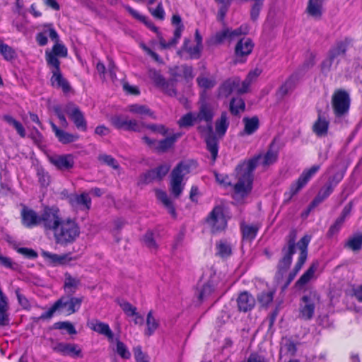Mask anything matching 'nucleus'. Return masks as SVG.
Here are the masks:
<instances>
[{
	"label": "nucleus",
	"mask_w": 362,
	"mask_h": 362,
	"mask_svg": "<svg viewBox=\"0 0 362 362\" xmlns=\"http://www.w3.org/2000/svg\"><path fill=\"white\" fill-rule=\"evenodd\" d=\"M195 115L198 122H204L206 124V127L202 125L197 127V131L200 134H202L206 131L208 132H211L213 131L212 123L215 112L211 104L206 102L202 103Z\"/></svg>",
	"instance_id": "6"
},
{
	"label": "nucleus",
	"mask_w": 362,
	"mask_h": 362,
	"mask_svg": "<svg viewBox=\"0 0 362 362\" xmlns=\"http://www.w3.org/2000/svg\"><path fill=\"white\" fill-rule=\"evenodd\" d=\"M82 299L72 297L71 296H63L56 301L59 310L67 315L74 313L81 306Z\"/></svg>",
	"instance_id": "17"
},
{
	"label": "nucleus",
	"mask_w": 362,
	"mask_h": 362,
	"mask_svg": "<svg viewBox=\"0 0 362 362\" xmlns=\"http://www.w3.org/2000/svg\"><path fill=\"white\" fill-rule=\"evenodd\" d=\"M51 163L61 170H70L74 165V157L71 154H65L52 158Z\"/></svg>",
	"instance_id": "27"
},
{
	"label": "nucleus",
	"mask_w": 362,
	"mask_h": 362,
	"mask_svg": "<svg viewBox=\"0 0 362 362\" xmlns=\"http://www.w3.org/2000/svg\"><path fill=\"white\" fill-rule=\"evenodd\" d=\"M189 172V165L184 162H180L173 168L171 173V187L170 190L172 194L178 197L183 191L182 182L185 175Z\"/></svg>",
	"instance_id": "8"
},
{
	"label": "nucleus",
	"mask_w": 362,
	"mask_h": 362,
	"mask_svg": "<svg viewBox=\"0 0 362 362\" xmlns=\"http://www.w3.org/2000/svg\"><path fill=\"white\" fill-rule=\"evenodd\" d=\"M229 124L228 112L223 111L221 113L220 117L217 119L215 122L216 135L220 139L223 137L228 129Z\"/></svg>",
	"instance_id": "34"
},
{
	"label": "nucleus",
	"mask_w": 362,
	"mask_h": 362,
	"mask_svg": "<svg viewBox=\"0 0 362 362\" xmlns=\"http://www.w3.org/2000/svg\"><path fill=\"white\" fill-rule=\"evenodd\" d=\"M144 242L145 245L150 249L156 250L158 247V245L153 237V233L151 230H148L144 235Z\"/></svg>",
	"instance_id": "62"
},
{
	"label": "nucleus",
	"mask_w": 362,
	"mask_h": 362,
	"mask_svg": "<svg viewBox=\"0 0 362 362\" xmlns=\"http://www.w3.org/2000/svg\"><path fill=\"white\" fill-rule=\"evenodd\" d=\"M124 7L134 18L145 24L152 31L158 33V28L147 16L141 14L129 5H124Z\"/></svg>",
	"instance_id": "33"
},
{
	"label": "nucleus",
	"mask_w": 362,
	"mask_h": 362,
	"mask_svg": "<svg viewBox=\"0 0 362 362\" xmlns=\"http://www.w3.org/2000/svg\"><path fill=\"white\" fill-rule=\"evenodd\" d=\"M351 99L349 93L342 89L337 90L332 96V107L336 117H344L349 113Z\"/></svg>",
	"instance_id": "5"
},
{
	"label": "nucleus",
	"mask_w": 362,
	"mask_h": 362,
	"mask_svg": "<svg viewBox=\"0 0 362 362\" xmlns=\"http://www.w3.org/2000/svg\"><path fill=\"white\" fill-rule=\"evenodd\" d=\"M8 305L6 296H0V326H4L8 323Z\"/></svg>",
	"instance_id": "46"
},
{
	"label": "nucleus",
	"mask_w": 362,
	"mask_h": 362,
	"mask_svg": "<svg viewBox=\"0 0 362 362\" xmlns=\"http://www.w3.org/2000/svg\"><path fill=\"white\" fill-rule=\"evenodd\" d=\"M90 328L95 332L105 335L108 338V339H113L114 334L107 324L96 321L95 322L91 323Z\"/></svg>",
	"instance_id": "39"
},
{
	"label": "nucleus",
	"mask_w": 362,
	"mask_h": 362,
	"mask_svg": "<svg viewBox=\"0 0 362 362\" xmlns=\"http://www.w3.org/2000/svg\"><path fill=\"white\" fill-rule=\"evenodd\" d=\"M253 1L254 3L250 9V18L252 21L255 22L259 18L264 0H253Z\"/></svg>",
	"instance_id": "54"
},
{
	"label": "nucleus",
	"mask_w": 362,
	"mask_h": 362,
	"mask_svg": "<svg viewBox=\"0 0 362 362\" xmlns=\"http://www.w3.org/2000/svg\"><path fill=\"white\" fill-rule=\"evenodd\" d=\"M245 110V100L240 97L232 98L230 101L229 110L233 115H238Z\"/></svg>",
	"instance_id": "38"
},
{
	"label": "nucleus",
	"mask_w": 362,
	"mask_h": 362,
	"mask_svg": "<svg viewBox=\"0 0 362 362\" xmlns=\"http://www.w3.org/2000/svg\"><path fill=\"white\" fill-rule=\"evenodd\" d=\"M171 23L175 26L173 37L168 42L163 37H159V45L163 49H169L175 46L182 36V33L185 29L180 16L177 13L173 14L171 18Z\"/></svg>",
	"instance_id": "10"
},
{
	"label": "nucleus",
	"mask_w": 362,
	"mask_h": 362,
	"mask_svg": "<svg viewBox=\"0 0 362 362\" xmlns=\"http://www.w3.org/2000/svg\"><path fill=\"white\" fill-rule=\"evenodd\" d=\"M0 54L2 55L4 60L10 62L17 57V54L15 49L8 45L0 39Z\"/></svg>",
	"instance_id": "42"
},
{
	"label": "nucleus",
	"mask_w": 362,
	"mask_h": 362,
	"mask_svg": "<svg viewBox=\"0 0 362 362\" xmlns=\"http://www.w3.org/2000/svg\"><path fill=\"white\" fill-rule=\"evenodd\" d=\"M306 185L299 177L290 185L289 189L284 193V202L288 203Z\"/></svg>",
	"instance_id": "35"
},
{
	"label": "nucleus",
	"mask_w": 362,
	"mask_h": 362,
	"mask_svg": "<svg viewBox=\"0 0 362 362\" xmlns=\"http://www.w3.org/2000/svg\"><path fill=\"white\" fill-rule=\"evenodd\" d=\"M329 122L322 115L321 110L318 112L317 118L312 127L313 132L318 137L325 136L328 134Z\"/></svg>",
	"instance_id": "26"
},
{
	"label": "nucleus",
	"mask_w": 362,
	"mask_h": 362,
	"mask_svg": "<svg viewBox=\"0 0 362 362\" xmlns=\"http://www.w3.org/2000/svg\"><path fill=\"white\" fill-rule=\"evenodd\" d=\"M144 128L151 131L152 132L158 133L162 136H165L168 133V129L163 124H142Z\"/></svg>",
	"instance_id": "55"
},
{
	"label": "nucleus",
	"mask_w": 362,
	"mask_h": 362,
	"mask_svg": "<svg viewBox=\"0 0 362 362\" xmlns=\"http://www.w3.org/2000/svg\"><path fill=\"white\" fill-rule=\"evenodd\" d=\"M298 80L297 74H291L277 89L276 92V98L282 100L286 95L292 92L296 87Z\"/></svg>",
	"instance_id": "25"
},
{
	"label": "nucleus",
	"mask_w": 362,
	"mask_h": 362,
	"mask_svg": "<svg viewBox=\"0 0 362 362\" xmlns=\"http://www.w3.org/2000/svg\"><path fill=\"white\" fill-rule=\"evenodd\" d=\"M3 119L7 122L8 124L12 125L15 129L16 130L18 134L21 138H25L26 136L25 129L23 127V124L12 116L9 115H4L3 116Z\"/></svg>",
	"instance_id": "47"
},
{
	"label": "nucleus",
	"mask_w": 362,
	"mask_h": 362,
	"mask_svg": "<svg viewBox=\"0 0 362 362\" xmlns=\"http://www.w3.org/2000/svg\"><path fill=\"white\" fill-rule=\"evenodd\" d=\"M317 267V264L313 263L296 282V285L297 286H302L308 284L314 276Z\"/></svg>",
	"instance_id": "44"
},
{
	"label": "nucleus",
	"mask_w": 362,
	"mask_h": 362,
	"mask_svg": "<svg viewBox=\"0 0 362 362\" xmlns=\"http://www.w3.org/2000/svg\"><path fill=\"white\" fill-rule=\"evenodd\" d=\"M196 122H198L196 119V115L192 112H189L183 115L177 121V124L180 128H188L192 127Z\"/></svg>",
	"instance_id": "48"
},
{
	"label": "nucleus",
	"mask_w": 362,
	"mask_h": 362,
	"mask_svg": "<svg viewBox=\"0 0 362 362\" xmlns=\"http://www.w3.org/2000/svg\"><path fill=\"white\" fill-rule=\"evenodd\" d=\"M148 11L156 19L163 21L165 19V10L162 2H159L156 8H148Z\"/></svg>",
	"instance_id": "58"
},
{
	"label": "nucleus",
	"mask_w": 362,
	"mask_h": 362,
	"mask_svg": "<svg viewBox=\"0 0 362 362\" xmlns=\"http://www.w3.org/2000/svg\"><path fill=\"white\" fill-rule=\"evenodd\" d=\"M110 121L111 124L117 129L134 132H141V128L144 127L142 124H144V122L139 123L134 119H127V118H124L122 115L113 116L110 118Z\"/></svg>",
	"instance_id": "13"
},
{
	"label": "nucleus",
	"mask_w": 362,
	"mask_h": 362,
	"mask_svg": "<svg viewBox=\"0 0 362 362\" xmlns=\"http://www.w3.org/2000/svg\"><path fill=\"white\" fill-rule=\"evenodd\" d=\"M16 250L18 253L29 259H35L38 257L37 252L32 248L16 247Z\"/></svg>",
	"instance_id": "59"
},
{
	"label": "nucleus",
	"mask_w": 362,
	"mask_h": 362,
	"mask_svg": "<svg viewBox=\"0 0 362 362\" xmlns=\"http://www.w3.org/2000/svg\"><path fill=\"white\" fill-rule=\"evenodd\" d=\"M128 110L134 115L143 116L148 115L152 118H155L154 113L146 105L139 104H132L128 105Z\"/></svg>",
	"instance_id": "41"
},
{
	"label": "nucleus",
	"mask_w": 362,
	"mask_h": 362,
	"mask_svg": "<svg viewBox=\"0 0 362 362\" xmlns=\"http://www.w3.org/2000/svg\"><path fill=\"white\" fill-rule=\"evenodd\" d=\"M320 167V165H314L310 168L304 170L298 177L307 185L312 177L319 171Z\"/></svg>",
	"instance_id": "51"
},
{
	"label": "nucleus",
	"mask_w": 362,
	"mask_h": 362,
	"mask_svg": "<svg viewBox=\"0 0 362 362\" xmlns=\"http://www.w3.org/2000/svg\"><path fill=\"white\" fill-rule=\"evenodd\" d=\"M278 157L279 151L275 149V141H272L264 154L259 153L239 163L235 168L238 182L234 185V192L243 197L248 195L252 189L253 173L258 164L263 167L269 166L277 161Z\"/></svg>",
	"instance_id": "2"
},
{
	"label": "nucleus",
	"mask_w": 362,
	"mask_h": 362,
	"mask_svg": "<svg viewBox=\"0 0 362 362\" xmlns=\"http://www.w3.org/2000/svg\"><path fill=\"white\" fill-rule=\"evenodd\" d=\"M218 281V277L216 272L212 269L205 271L197 284L200 289L199 294H211L215 291Z\"/></svg>",
	"instance_id": "11"
},
{
	"label": "nucleus",
	"mask_w": 362,
	"mask_h": 362,
	"mask_svg": "<svg viewBox=\"0 0 362 362\" xmlns=\"http://www.w3.org/2000/svg\"><path fill=\"white\" fill-rule=\"evenodd\" d=\"M352 42L353 39L349 37L337 41L328 52L331 60H335L339 57L344 56L348 49L352 46Z\"/></svg>",
	"instance_id": "20"
},
{
	"label": "nucleus",
	"mask_w": 362,
	"mask_h": 362,
	"mask_svg": "<svg viewBox=\"0 0 362 362\" xmlns=\"http://www.w3.org/2000/svg\"><path fill=\"white\" fill-rule=\"evenodd\" d=\"M311 240V238L309 235H304L302 237L300 240L297 243V246L300 250V254L298 256L299 259H302L304 260L307 259L308 257V245Z\"/></svg>",
	"instance_id": "50"
},
{
	"label": "nucleus",
	"mask_w": 362,
	"mask_h": 362,
	"mask_svg": "<svg viewBox=\"0 0 362 362\" xmlns=\"http://www.w3.org/2000/svg\"><path fill=\"white\" fill-rule=\"evenodd\" d=\"M284 256L279 260V269L281 271L287 270L293 260V255L296 253V234L294 233H290L287 240V247L282 249Z\"/></svg>",
	"instance_id": "12"
},
{
	"label": "nucleus",
	"mask_w": 362,
	"mask_h": 362,
	"mask_svg": "<svg viewBox=\"0 0 362 362\" xmlns=\"http://www.w3.org/2000/svg\"><path fill=\"white\" fill-rule=\"evenodd\" d=\"M317 300L316 296H303L299 303V317L304 320H311Z\"/></svg>",
	"instance_id": "14"
},
{
	"label": "nucleus",
	"mask_w": 362,
	"mask_h": 362,
	"mask_svg": "<svg viewBox=\"0 0 362 362\" xmlns=\"http://www.w3.org/2000/svg\"><path fill=\"white\" fill-rule=\"evenodd\" d=\"M236 300L240 311L250 310L255 305V299L253 296H238Z\"/></svg>",
	"instance_id": "37"
},
{
	"label": "nucleus",
	"mask_w": 362,
	"mask_h": 362,
	"mask_svg": "<svg viewBox=\"0 0 362 362\" xmlns=\"http://www.w3.org/2000/svg\"><path fill=\"white\" fill-rule=\"evenodd\" d=\"M344 226V223L339 220L337 218L332 224L329 226L326 237L329 239L337 235Z\"/></svg>",
	"instance_id": "52"
},
{
	"label": "nucleus",
	"mask_w": 362,
	"mask_h": 362,
	"mask_svg": "<svg viewBox=\"0 0 362 362\" xmlns=\"http://www.w3.org/2000/svg\"><path fill=\"white\" fill-rule=\"evenodd\" d=\"M21 223L28 228L40 226L45 233H52L54 243L60 246L74 243L79 237L81 228L76 218H64L57 206H45L40 215L32 209L23 206Z\"/></svg>",
	"instance_id": "1"
},
{
	"label": "nucleus",
	"mask_w": 362,
	"mask_h": 362,
	"mask_svg": "<svg viewBox=\"0 0 362 362\" xmlns=\"http://www.w3.org/2000/svg\"><path fill=\"white\" fill-rule=\"evenodd\" d=\"M147 329L145 334L151 336L158 327V321L153 317L152 311L148 312L146 318Z\"/></svg>",
	"instance_id": "53"
},
{
	"label": "nucleus",
	"mask_w": 362,
	"mask_h": 362,
	"mask_svg": "<svg viewBox=\"0 0 362 362\" xmlns=\"http://www.w3.org/2000/svg\"><path fill=\"white\" fill-rule=\"evenodd\" d=\"M52 132L59 142L62 144H69L75 142L79 139L78 134H71L59 129L53 122H49Z\"/></svg>",
	"instance_id": "24"
},
{
	"label": "nucleus",
	"mask_w": 362,
	"mask_h": 362,
	"mask_svg": "<svg viewBox=\"0 0 362 362\" xmlns=\"http://www.w3.org/2000/svg\"><path fill=\"white\" fill-rule=\"evenodd\" d=\"M116 352L124 359H129L131 357V353L127 346L119 339H116Z\"/></svg>",
	"instance_id": "57"
},
{
	"label": "nucleus",
	"mask_w": 362,
	"mask_h": 362,
	"mask_svg": "<svg viewBox=\"0 0 362 362\" xmlns=\"http://www.w3.org/2000/svg\"><path fill=\"white\" fill-rule=\"evenodd\" d=\"M54 350L64 355H68L72 357H81V350L76 344L59 343L54 348Z\"/></svg>",
	"instance_id": "28"
},
{
	"label": "nucleus",
	"mask_w": 362,
	"mask_h": 362,
	"mask_svg": "<svg viewBox=\"0 0 362 362\" xmlns=\"http://www.w3.org/2000/svg\"><path fill=\"white\" fill-rule=\"evenodd\" d=\"M255 44L250 38H241L236 43L234 49L233 64L234 65L246 63L248 57L252 52Z\"/></svg>",
	"instance_id": "7"
},
{
	"label": "nucleus",
	"mask_w": 362,
	"mask_h": 362,
	"mask_svg": "<svg viewBox=\"0 0 362 362\" xmlns=\"http://www.w3.org/2000/svg\"><path fill=\"white\" fill-rule=\"evenodd\" d=\"M182 136V133L177 132L163 139L158 141L156 152L165 153L173 148L177 140Z\"/></svg>",
	"instance_id": "29"
},
{
	"label": "nucleus",
	"mask_w": 362,
	"mask_h": 362,
	"mask_svg": "<svg viewBox=\"0 0 362 362\" xmlns=\"http://www.w3.org/2000/svg\"><path fill=\"white\" fill-rule=\"evenodd\" d=\"M49 27L47 30L50 39L55 42L52 46V49H47L45 51V60L48 66H58L61 65L59 59L60 58H65L68 55V49L66 47L59 42V35L52 24L45 25V27Z\"/></svg>",
	"instance_id": "3"
},
{
	"label": "nucleus",
	"mask_w": 362,
	"mask_h": 362,
	"mask_svg": "<svg viewBox=\"0 0 362 362\" xmlns=\"http://www.w3.org/2000/svg\"><path fill=\"white\" fill-rule=\"evenodd\" d=\"M334 189L332 186L326 183L318 192L315 198L312 200V202L309 204V210L313 209L320 203H322L324 200L329 197V195L333 192Z\"/></svg>",
	"instance_id": "32"
},
{
	"label": "nucleus",
	"mask_w": 362,
	"mask_h": 362,
	"mask_svg": "<svg viewBox=\"0 0 362 362\" xmlns=\"http://www.w3.org/2000/svg\"><path fill=\"white\" fill-rule=\"evenodd\" d=\"M51 69L52 76L50 78V84L52 87L62 89L64 93H68L71 91V87L62 73L60 66H49Z\"/></svg>",
	"instance_id": "15"
},
{
	"label": "nucleus",
	"mask_w": 362,
	"mask_h": 362,
	"mask_svg": "<svg viewBox=\"0 0 362 362\" xmlns=\"http://www.w3.org/2000/svg\"><path fill=\"white\" fill-rule=\"evenodd\" d=\"M81 284V281L78 278L73 277L69 273L64 274V287L65 290L70 292H75L76 288Z\"/></svg>",
	"instance_id": "45"
},
{
	"label": "nucleus",
	"mask_w": 362,
	"mask_h": 362,
	"mask_svg": "<svg viewBox=\"0 0 362 362\" xmlns=\"http://www.w3.org/2000/svg\"><path fill=\"white\" fill-rule=\"evenodd\" d=\"M262 227L260 223L247 224L244 222L240 225V230L242 235V240L252 243L257 237L259 229Z\"/></svg>",
	"instance_id": "23"
},
{
	"label": "nucleus",
	"mask_w": 362,
	"mask_h": 362,
	"mask_svg": "<svg viewBox=\"0 0 362 362\" xmlns=\"http://www.w3.org/2000/svg\"><path fill=\"white\" fill-rule=\"evenodd\" d=\"M65 113L73 122L76 128L83 132L88 129L87 120L80 107L73 102L68 103L64 107Z\"/></svg>",
	"instance_id": "9"
},
{
	"label": "nucleus",
	"mask_w": 362,
	"mask_h": 362,
	"mask_svg": "<svg viewBox=\"0 0 362 362\" xmlns=\"http://www.w3.org/2000/svg\"><path fill=\"white\" fill-rule=\"evenodd\" d=\"M206 150L211 154V164H214L216 161L219 150V137L217 136L213 131L208 132L204 138Z\"/></svg>",
	"instance_id": "21"
},
{
	"label": "nucleus",
	"mask_w": 362,
	"mask_h": 362,
	"mask_svg": "<svg viewBox=\"0 0 362 362\" xmlns=\"http://www.w3.org/2000/svg\"><path fill=\"white\" fill-rule=\"evenodd\" d=\"M216 255L223 259L228 258L232 255L231 246L225 240H221L216 243Z\"/></svg>",
	"instance_id": "43"
},
{
	"label": "nucleus",
	"mask_w": 362,
	"mask_h": 362,
	"mask_svg": "<svg viewBox=\"0 0 362 362\" xmlns=\"http://www.w3.org/2000/svg\"><path fill=\"white\" fill-rule=\"evenodd\" d=\"M325 0H308L306 13L315 19H320L323 13V4Z\"/></svg>",
	"instance_id": "30"
},
{
	"label": "nucleus",
	"mask_w": 362,
	"mask_h": 362,
	"mask_svg": "<svg viewBox=\"0 0 362 362\" xmlns=\"http://www.w3.org/2000/svg\"><path fill=\"white\" fill-rule=\"evenodd\" d=\"M133 351L136 362H149L148 356L142 351L140 346L134 347Z\"/></svg>",
	"instance_id": "64"
},
{
	"label": "nucleus",
	"mask_w": 362,
	"mask_h": 362,
	"mask_svg": "<svg viewBox=\"0 0 362 362\" xmlns=\"http://www.w3.org/2000/svg\"><path fill=\"white\" fill-rule=\"evenodd\" d=\"M191 40L188 37H185L183 40L182 45L177 51V54L185 59H199L202 56V49L197 45L192 46L190 45Z\"/></svg>",
	"instance_id": "16"
},
{
	"label": "nucleus",
	"mask_w": 362,
	"mask_h": 362,
	"mask_svg": "<svg viewBox=\"0 0 362 362\" xmlns=\"http://www.w3.org/2000/svg\"><path fill=\"white\" fill-rule=\"evenodd\" d=\"M306 260L298 258L297 262L296 263L293 270L288 274L287 279L288 284H289L294 279V278L300 272Z\"/></svg>",
	"instance_id": "61"
},
{
	"label": "nucleus",
	"mask_w": 362,
	"mask_h": 362,
	"mask_svg": "<svg viewBox=\"0 0 362 362\" xmlns=\"http://www.w3.org/2000/svg\"><path fill=\"white\" fill-rule=\"evenodd\" d=\"M247 32V27L246 25H241L235 30L226 28L215 34L214 40L216 44H221L226 40H232L236 37L246 35Z\"/></svg>",
	"instance_id": "18"
},
{
	"label": "nucleus",
	"mask_w": 362,
	"mask_h": 362,
	"mask_svg": "<svg viewBox=\"0 0 362 362\" xmlns=\"http://www.w3.org/2000/svg\"><path fill=\"white\" fill-rule=\"evenodd\" d=\"M67 199L72 209L88 211L91 208V199L86 192L80 194H71L67 197Z\"/></svg>",
	"instance_id": "19"
},
{
	"label": "nucleus",
	"mask_w": 362,
	"mask_h": 362,
	"mask_svg": "<svg viewBox=\"0 0 362 362\" xmlns=\"http://www.w3.org/2000/svg\"><path fill=\"white\" fill-rule=\"evenodd\" d=\"M98 158L100 162L106 164L113 169L117 170L119 167L117 160L110 155L100 154Z\"/></svg>",
	"instance_id": "56"
},
{
	"label": "nucleus",
	"mask_w": 362,
	"mask_h": 362,
	"mask_svg": "<svg viewBox=\"0 0 362 362\" xmlns=\"http://www.w3.org/2000/svg\"><path fill=\"white\" fill-rule=\"evenodd\" d=\"M205 222L210 226L213 233L224 230L228 226L225 215V206L223 204L215 205L205 218Z\"/></svg>",
	"instance_id": "4"
},
{
	"label": "nucleus",
	"mask_w": 362,
	"mask_h": 362,
	"mask_svg": "<svg viewBox=\"0 0 362 362\" xmlns=\"http://www.w3.org/2000/svg\"><path fill=\"white\" fill-rule=\"evenodd\" d=\"M244 129L240 132V136L252 135L257 131L259 127V120L257 116L252 117H245L243 119Z\"/></svg>",
	"instance_id": "31"
},
{
	"label": "nucleus",
	"mask_w": 362,
	"mask_h": 362,
	"mask_svg": "<svg viewBox=\"0 0 362 362\" xmlns=\"http://www.w3.org/2000/svg\"><path fill=\"white\" fill-rule=\"evenodd\" d=\"M117 302L126 315L130 316L136 314V308L133 306L129 303L119 298L117 299Z\"/></svg>",
	"instance_id": "60"
},
{
	"label": "nucleus",
	"mask_w": 362,
	"mask_h": 362,
	"mask_svg": "<svg viewBox=\"0 0 362 362\" xmlns=\"http://www.w3.org/2000/svg\"><path fill=\"white\" fill-rule=\"evenodd\" d=\"M344 247L354 252L361 250L362 248V233L349 238L345 243Z\"/></svg>",
	"instance_id": "49"
},
{
	"label": "nucleus",
	"mask_w": 362,
	"mask_h": 362,
	"mask_svg": "<svg viewBox=\"0 0 362 362\" xmlns=\"http://www.w3.org/2000/svg\"><path fill=\"white\" fill-rule=\"evenodd\" d=\"M344 175V171L337 172L329 177L327 183L334 188L343 180Z\"/></svg>",
	"instance_id": "63"
},
{
	"label": "nucleus",
	"mask_w": 362,
	"mask_h": 362,
	"mask_svg": "<svg viewBox=\"0 0 362 362\" xmlns=\"http://www.w3.org/2000/svg\"><path fill=\"white\" fill-rule=\"evenodd\" d=\"M156 197H157L158 199L163 203V204L168 209L169 214L173 218H176L177 214H176L175 208L172 201L168 197L167 193L163 190L157 189L156 191Z\"/></svg>",
	"instance_id": "36"
},
{
	"label": "nucleus",
	"mask_w": 362,
	"mask_h": 362,
	"mask_svg": "<svg viewBox=\"0 0 362 362\" xmlns=\"http://www.w3.org/2000/svg\"><path fill=\"white\" fill-rule=\"evenodd\" d=\"M240 85V78L238 76L228 78L220 85L218 95L227 98L234 91L238 93V88Z\"/></svg>",
	"instance_id": "22"
},
{
	"label": "nucleus",
	"mask_w": 362,
	"mask_h": 362,
	"mask_svg": "<svg viewBox=\"0 0 362 362\" xmlns=\"http://www.w3.org/2000/svg\"><path fill=\"white\" fill-rule=\"evenodd\" d=\"M196 81L198 86L204 91L213 88L216 84V78L214 76L208 77L203 74H200L197 78Z\"/></svg>",
	"instance_id": "40"
}]
</instances>
